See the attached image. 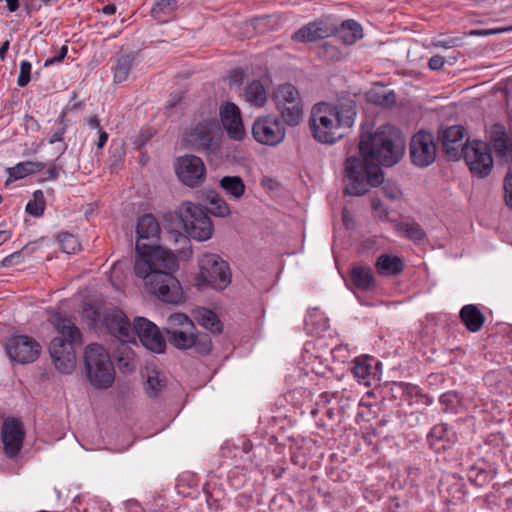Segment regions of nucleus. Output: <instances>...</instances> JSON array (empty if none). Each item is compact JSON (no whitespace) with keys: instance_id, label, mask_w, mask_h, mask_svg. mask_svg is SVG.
Wrapping results in <instances>:
<instances>
[{"instance_id":"nucleus-62","label":"nucleus","mask_w":512,"mask_h":512,"mask_svg":"<svg viewBox=\"0 0 512 512\" xmlns=\"http://www.w3.org/2000/svg\"><path fill=\"white\" fill-rule=\"evenodd\" d=\"M47 178L50 179V180H56L57 177H58V172L57 170L53 167V168H50L48 171H47Z\"/></svg>"},{"instance_id":"nucleus-45","label":"nucleus","mask_w":512,"mask_h":512,"mask_svg":"<svg viewBox=\"0 0 512 512\" xmlns=\"http://www.w3.org/2000/svg\"><path fill=\"white\" fill-rule=\"evenodd\" d=\"M66 112H61L58 119L55 121V127L51 132V136L48 140L49 144H54L63 140V135L66 132Z\"/></svg>"},{"instance_id":"nucleus-63","label":"nucleus","mask_w":512,"mask_h":512,"mask_svg":"<svg viewBox=\"0 0 512 512\" xmlns=\"http://www.w3.org/2000/svg\"><path fill=\"white\" fill-rule=\"evenodd\" d=\"M252 449V443L249 440H246L242 444V451L248 454Z\"/></svg>"},{"instance_id":"nucleus-6","label":"nucleus","mask_w":512,"mask_h":512,"mask_svg":"<svg viewBox=\"0 0 512 512\" xmlns=\"http://www.w3.org/2000/svg\"><path fill=\"white\" fill-rule=\"evenodd\" d=\"M198 285H209L215 290L225 289L231 282V272L226 261L214 253H204L198 260Z\"/></svg>"},{"instance_id":"nucleus-27","label":"nucleus","mask_w":512,"mask_h":512,"mask_svg":"<svg viewBox=\"0 0 512 512\" xmlns=\"http://www.w3.org/2000/svg\"><path fill=\"white\" fill-rule=\"evenodd\" d=\"M130 341H122L116 348L115 359L119 370L129 373L136 369L135 353L130 347Z\"/></svg>"},{"instance_id":"nucleus-4","label":"nucleus","mask_w":512,"mask_h":512,"mask_svg":"<svg viewBox=\"0 0 512 512\" xmlns=\"http://www.w3.org/2000/svg\"><path fill=\"white\" fill-rule=\"evenodd\" d=\"M85 369L91 384L97 388H108L114 382V366L106 349L92 343L85 348Z\"/></svg>"},{"instance_id":"nucleus-42","label":"nucleus","mask_w":512,"mask_h":512,"mask_svg":"<svg viewBox=\"0 0 512 512\" xmlns=\"http://www.w3.org/2000/svg\"><path fill=\"white\" fill-rule=\"evenodd\" d=\"M45 209V199L43 192L37 190L33 193V200H30L26 205V212L34 217H39L43 214Z\"/></svg>"},{"instance_id":"nucleus-15","label":"nucleus","mask_w":512,"mask_h":512,"mask_svg":"<svg viewBox=\"0 0 512 512\" xmlns=\"http://www.w3.org/2000/svg\"><path fill=\"white\" fill-rule=\"evenodd\" d=\"M167 337L170 344L177 349L194 348L201 355L209 354L212 349L211 337L206 333H195V329L178 330Z\"/></svg>"},{"instance_id":"nucleus-8","label":"nucleus","mask_w":512,"mask_h":512,"mask_svg":"<svg viewBox=\"0 0 512 512\" xmlns=\"http://www.w3.org/2000/svg\"><path fill=\"white\" fill-rule=\"evenodd\" d=\"M462 156L474 176L484 178L490 174L493 167V156L485 141L473 140L468 142Z\"/></svg>"},{"instance_id":"nucleus-25","label":"nucleus","mask_w":512,"mask_h":512,"mask_svg":"<svg viewBox=\"0 0 512 512\" xmlns=\"http://www.w3.org/2000/svg\"><path fill=\"white\" fill-rule=\"evenodd\" d=\"M428 441L435 450H446L450 444L456 441V434L447 424L441 423L431 429Z\"/></svg>"},{"instance_id":"nucleus-12","label":"nucleus","mask_w":512,"mask_h":512,"mask_svg":"<svg viewBox=\"0 0 512 512\" xmlns=\"http://www.w3.org/2000/svg\"><path fill=\"white\" fill-rule=\"evenodd\" d=\"M409 153L411 162L420 168L434 163L437 155V145L432 133L419 131L410 141Z\"/></svg>"},{"instance_id":"nucleus-5","label":"nucleus","mask_w":512,"mask_h":512,"mask_svg":"<svg viewBox=\"0 0 512 512\" xmlns=\"http://www.w3.org/2000/svg\"><path fill=\"white\" fill-rule=\"evenodd\" d=\"M272 99L282 120L291 127L297 126L303 117V101L298 89L290 84L279 85Z\"/></svg>"},{"instance_id":"nucleus-59","label":"nucleus","mask_w":512,"mask_h":512,"mask_svg":"<svg viewBox=\"0 0 512 512\" xmlns=\"http://www.w3.org/2000/svg\"><path fill=\"white\" fill-rule=\"evenodd\" d=\"M9 46H10V41L9 40H6L2 43V45L0 46V59L1 60H4L5 57H6V53L9 49Z\"/></svg>"},{"instance_id":"nucleus-16","label":"nucleus","mask_w":512,"mask_h":512,"mask_svg":"<svg viewBox=\"0 0 512 512\" xmlns=\"http://www.w3.org/2000/svg\"><path fill=\"white\" fill-rule=\"evenodd\" d=\"M9 357L18 363L26 364L35 361L40 354V345L31 337L26 335L16 336L7 344Z\"/></svg>"},{"instance_id":"nucleus-18","label":"nucleus","mask_w":512,"mask_h":512,"mask_svg":"<svg viewBox=\"0 0 512 512\" xmlns=\"http://www.w3.org/2000/svg\"><path fill=\"white\" fill-rule=\"evenodd\" d=\"M137 241L136 251L140 254H145L148 248L155 245L160 233V226L156 218L152 214H145L139 218L137 227Z\"/></svg>"},{"instance_id":"nucleus-1","label":"nucleus","mask_w":512,"mask_h":512,"mask_svg":"<svg viewBox=\"0 0 512 512\" xmlns=\"http://www.w3.org/2000/svg\"><path fill=\"white\" fill-rule=\"evenodd\" d=\"M358 146L363 158L350 156L345 161L344 192L352 196H363L383 183L380 165L398 163L404 155L405 140L396 127L385 124L374 133L362 134Z\"/></svg>"},{"instance_id":"nucleus-47","label":"nucleus","mask_w":512,"mask_h":512,"mask_svg":"<svg viewBox=\"0 0 512 512\" xmlns=\"http://www.w3.org/2000/svg\"><path fill=\"white\" fill-rule=\"evenodd\" d=\"M31 69L32 65L29 61H22L20 64V73L17 79V84L19 87H25L31 78Z\"/></svg>"},{"instance_id":"nucleus-49","label":"nucleus","mask_w":512,"mask_h":512,"mask_svg":"<svg viewBox=\"0 0 512 512\" xmlns=\"http://www.w3.org/2000/svg\"><path fill=\"white\" fill-rule=\"evenodd\" d=\"M177 0H156L152 8L154 15L172 11L176 6Z\"/></svg>"},{"instance_id":"nucleus-28","label":"nucleus","mask_w":512,"mask_h":512,"mask_svg":"<svg viewBox=\"0 0 512 512\" xmlns=\"http://www.w3.org/2000/svg\"><path fill=\"white\" fill-rule=\"evenodd\" d=\"M375 267L382 276H397L402 273L404 263L398 256L381 254L376 260Z\"/></svg>"},{"instance_id":"nucleus-39","label":"nucleus","mask_w":512,"mask_h":512,"mask_svg":"<svg viewBox=\"0 0 512 512\" xmlns=\"http://www.w3.org/2000/svg\"><path fill=\"white\" fill-rule=\"evenodd\" d=\"M340 34L345 43L352 44L362 37V29L356 21L346 20L342 23Z\"/></svg>"},{"instance_id":"nucleus-10","label":"nucleus","mask_w":512,"mask_h":512,"mask_svg":"<svg viewBox=\"0 0 512 512\" xmlns=\"http://www.w3.org/2000/svg\"><path fill=\"white\" fill-rule=\"evenodd\" d=\"M146 289L167 304H178L183 300L180 282L171 273L160 272L152 275Z\"/></svg>"},{"instance_id":"nucleus-26","label":"nucleus","mask_w":512,"mask_h":512,"mask_svg":"<svg viewBox=\"0 0 512 512\" xmlns=\"http://www.w3.org/2000/svg\"><path fill=\"white\" fill-rule=\"evenodd\" d=\"M459 316L467 330L473 333L481 330L486 319L484 314L474 304L464 305L460 310Z\"/></svg>"},{"instance_id":"nucleus-61","label":"nucleus","mask_w":512,"mask_h":512,"mask_svg":"<svg viewBox=\"0 0 512 512\" xmlns=\"http://www.w3.org/2000/svg\"><path fill=\"white\" fill-rule=\"evenodd\" d=\"M102 12L106 15H113L116 12V6L114 4L105 5Z\"/></svg>"},{"instance_id":"nucleus-52","label":"nucleus","mask_w":512,"mask_h":512,"mask_svg":"<svg viewBox=\"0 0 512 512\" xmlns=\"http://www.w3.org/2000/svg\"><path fill=\"white\" fill-rule=\"evenodd\" d=\"M22 260H23V257H22L21 251H17V252H14V253L8 255L7 257H5L2 260L1 265L3 267H10V266L21 263Z\"/></svg>"},{"instance_id":"nucleus-11","label":"nucleus","mask_w":512,"mask_h":512,"mask_svg":"<svg viewBox=\"0 0 512 512\" xmlns=\"http://www.w3.org/2000/svg\"><path fill=\"white\" fill-rule=\"evenodd\" d=\"M174 168L179 181L190 188L200 186L206 179V167L198 156H180L176 159Z\"/></svg>"},{"instance_id":"nucleus-20","label":"nucleus","mask_w":512,"mask_h":512,"mask_svg":"<svg viewBox=\"0 0 512 512\" xmlns=\"http://www.w3.org/2000/svg\"><path fill=\"white\" fill-rule=\"evenodd\" d=\"M466 131L460 125H453L446 128L440 138L442 148L446 156L451 160H459L462 157L466 144L464 137Z\"/></svg>"},{"instance_id":"nucleus-2","label":"nucleus","mask_w":512,"mask_h":512,"mask_svg":"<svg viewBox=\"0 0 512 512\" xmlns=\"http://www.w3.org/2000/svg\"><path fill=\"white\" fill-rule=\"evenodd\" d=\"M356 105L352 100L340 101L332 106L317 103L311 110L309 125L316 141L333 144L344 136V130L353 126Z\"/></svg>"},{"instance_id":"nucleus-19","label":"nucleus","mask_w":512,"mask_h":512,"mask_svg":"<svg viewBox=\"0 0 512 512\" xmlns=\"http://www.w3.org/2000/svg\"><path fill=\"white\" fill-rule=\"evenodd\" d=\"M103 323L108 332L120 342L129 341L132 336V325L125 313L118 308H109L104 311Z\"/></svg>"},{"instance_id":"nucleus-34","label":"nucleus","mask_w":512,"mask_h":512,"mask_svg":"<svg viewBox=\"0 0 512 512\" xmlns=\"http://www.w3.org/2000/svg\"><path fill=\"white\" fill-rule=\"evenodd\" d=\"M134 272L137 277L144 280L145 287L148 285V281L152 275L160 273L159 271L154 270L148 252L145 254L138 253V257L134 264Z\"/></svg>"},{"instance_id":"nucleus-43","label":"nucleus","mask_w":512,"mask_h":512,"mask_svg":"<svg viewBox=\"0 0 512 512\" xmlns=\"http://www.w3.org/2000/svg\"><path fill=\"white\" fill-rule=\"evenodd\" d=\"M131 69V60L129 57H121L117 60V63L114 67V81L116 83H121L125 81L130 73Z\"/></svg>"},{"instance_id":"nucleus-22","label":"nucleus","mask_w":512,"mask_h":512,"mask_svg":"<svg viewBox=\"0 0 512 512\" xmlns=\"http://www.w3.org/2000/svg\"><path fill=\"white\" fill-rule=\"evenodd\" d=\"M187 141L194 149L213 150L217 145L213 137V125L209 122L198 123L188 134Z\"/></svg>"},{"instance_id":"nucleus-60","label":"nucleus","mask_w":512,"mask_h":512,"mask_svg":"<svg viewBox=\"0 0 512 512\" xmlns=\"http://www.w3.org/2000/svg\"><path fill=\"white\" fill-rule=\"evenodd\" d=\"M7 2V8L10 12H15L19 8V0H5Z\"/></svg>"},{"instance_id":"nucleus-14","label":"nucleus","mask_w":512,"mask_h":512,"mask_svg":"<svg viewBox=\"0 0 512 512\" xmlns=\"http://www.w3.org/2000/svg\"><path fill=\"white\" fill-rule=\"evenodd\" d=\"M251 130L257 142L268 146L278 145L284 140L286 135L281 120L274 115H266L257 118Z\"/></svg>"},{"instance_id":"nucleus-41","label":"nucleus","mask_w":512,"mask_h":512,"mask_svg":"<svg viewBox=\"0 0 512 512\" xmlns=\"http://www.w3.org/2000/svg\"><path fill=\"white\" fill-rule=\"evenodd\" d=\"M374 359L372 357H364L357 358L354 361V365L352 368L353 374L355 377L365 380L371 373L372 362Z\"/></svg>"},{"instance_id":"nucleus-56","label":"nucleus","mask_w":512,"mask_h":512,"mask_svg":"<svg viewBox=\"0 0 512 512\" xmlns=\"http://www.w3.org/2000/svg\"><path fill=\"white\" fill-rule=\"evenodd\" d=\"M434 45L436 47H443V48H452V47H455L457 45L456 43V40L455 39H450V40H446V41H437L434 43Z\"/></svg>"},{"instance_id":"nucleus-23","label":"nucleus","mask_w":512,"mask_h":512,"mask_svg":"<svg viewBox=\"0 0 512 512\" xmlns=\"http://www.w3.org/2000/svg\"><path fill=\"white\" fill-rule=\"evenodd\" d=\"M147 252L155 271L172 274L178 268L177 258L171 251L154 245Z\"/></svg>"},{"instance_id":"nucleus-40","label":"nucleus","mask_w":512,"mask_h":512,"mask_svg":"<svg viewBox=\"0 0 512 512\" xmlns=\"http://www.w3.org/2000/svg\"><path fill=\"white\" fill-rule=\"evenodd\" d=\"M60 248L67 254H74L80 250V243L73 234L63 232L57 236Z\"/></svg>"},{"instance_id":"nucleus-53","label":"nucleus","mask_w":512,"mask_h":512,"mask_svg":"<svg viewBox=\"0 0 512 512\" xmlns=\"http://www.w3.org/2000/svg\"><path fill=\"white\" fill-rule=\"evenodd\" d=\"M67 52H68V47L66 45H63L60 49L59 54L46 60L45 66L60 63L65 58Z\"/></svg>"},{"instance_id":"nucleus-31","label":"nucleus","mask_w":512,"mask_h":512,"mask_svg":"<svg viewBox=\"0 0 512 512\" xmlns=\"http://www.w3.org/2000/svg\"><path fill=\"white\" fill-rule=\"evenodd\" d=\"M243 97L252 106L262 107L267 101L266 89L259 80H254L243 89Z\"/></svg>"},{"instance_id":"nucleus-50","label":"nucleus","mask_w":512,"mask_h":512,"mask_svg":"<svg viewBox=\"0 0 512 512\" xmlns=\"http://www.w3.org/2000/svg\"><path fill=\"white\" fill-rule=\"evenodd\" d=\"M382 191L384 195L391 200H397L402 195L400 188L395 184H385L382 187Z\"/></svg>"},{"instance_id":"nucleus-21","label":"nucleus","mask_w":512,"mask_h":512,"mask_svg":"<svg viewBox=\"0 0 512 512\" xmlns=\"http://www.w3.org/2000/svg\"><path fill=\"white\" fill-rule=\"evenodd\" d=\"M221 121L227 134L241 140L245 134L239 108L233 103H227L220 111Z\"/></svg>"},{"instance_id":"nucleus-13","label":"nucleus","mask_w":512,"mask_h":512,"mask_svg":"<svg viewBox=\"0 0 512 512\" xmlns=\"http://www.w3.org/2000/svg\"><path fill=\"white\" fill-rule=\"evenodd\" d=\"M132 336L129 340L136 345V338L148 350L161 353L166 347V342L158 327L144 317H136L132 325Z\"/></svg>"},{"instance_id":"nucleus-44","label":"nucleus","mask_w":512,"mask_h":512,"mask_svg":"<svg viewBox=\"0 0 512 512\" xmlns=\"http://www.w3.org/2000/svg\"><path fill=\"white\" fill-rule=\"evenodd\" d=\"M468 480L473 483L475 486L482 487L489 483L490 474L485 469L471 467L468 471Z\"/></svg>"},{"instance_id":"nucleus-30","label":"nucleus","mask_w":512,"mask_h":512,"mask_svg":"<svg viewBox=\"0 0 512 512\" xmlns=\"http://www.w3.org/2000/svg\"><path fill=\"white\" fill-rule=\"evenodd\" d=\"M219 186L231 200H240L246 190V186L240 176H224L219 181Z\"/></svg>"},{"instance_id":"nucleus-37","label":"nucleus","mask_w":512,"mask_h":512,"mask_svg":"<svg viewBox=\"0 0 512 512\" xmlns=\"http://www.w3.org/2000/svg\"><path fill=\"white\" fill-rule=\"evenodd\" d=\"M323 30L316 23H309L297 30L292 39L297 42H313L322 38Z\"/></svg>"},{"instance_id":"nucleus-33","label":"nucleus","mask_w":512,"mask_h":512,"mask_svg":"<svg viewBox=\"0 0 512 512\" xmlns=\"http://www.w3.org/2000/svg\"><path fill=\"white\" fill-rule=\"evenodd\" d=\"M206 200L210 205L208 210L214 216L224 218L230 215L231 210L228 203L216 191H208Z\"/></svg>"},{"instance_id":"nucleus-38","label":"nucleus","mask_w":512,"mask_h":512,"mask_svg":"<svg viewBox=\"0 0 512 512\" xmlns=\"http://www.w3.org/2000/svg\"><path fill=\"white\" fill-rule=\"evenodd\" d=\"M397 230L414 242L422 241L426 237L425 231L416 222H401L397 225Z\"/></svg>"},{"instance_id":"nucleus-48","label":"nucleus","mask_w":512,"mask_h":512,"mask_svg":"<svg viewBox=\"0 0 512 512\" xmlns=\"http://www.w3.org/2000/svg\"><path fill=\"white\" fill-rule=\"evenodd\" d=\"M505 203L512 208V167L509 166L504 178Z\"/></svg>"},{"instance_id":"nucleus-54","label":"nucleus","mask_w":512,"mask_h":512,"mask_svg":"<svg viewBox=\"0 0 512 512\" xmlns=\"http://www.w3.org/2000/svg\"><path fill=\"white\" fill-rule=\"evenodd\" d=\"M445 58L440 55H435L429 59L428 66L431 70H439L443 67Z\"/></svg>"},{"instance_id":"nucleus-7","label":"nucleus","mask_w":512,"mask_h":512,"mask_svg":"<svg viewBox=\"0 0 512 512\" xmlns=\"http://www.w3.org/2000/svg\"><path fill=\"white\" fill-rule=\"evenodd\" d=\"M180 218L186 233L198 241L211 238L214 227L210 217L200 205L185 202L180 208Z\"/></svg>"},{"instance_id":"nucleus-57","label":"nucleus","mask_w":512,"mask_h":512,"mask_svg":"<svg viewBox=\"0 0 512 512\" xmlns=\"http://www.w3.org/2000/svg\"><path fill=\"white\" fill-rule=\"evenodd\" d=\"M108 140V134L102 129L99 130V139L97 142L98 148H103Z\"/></svg>"},{"instance_id":"nucleus-46","label":"nucleus","mask_w":512,"mask_h":512,"mask_svg":"<svg viewBox=\"0 0 512 512\" xmlns=\"http://www.w3.org/2000/svg\"><path fill=\"white\" fill-rule=\"evenodd\" d=\"M163 387L164 383L159 379L157 372L148 376L145 389L149 397H156Z\"/></svg>"},{"instance_id":"nucleus-32","label":"nucleus","mask_w":512,"mask_h":512,"mask_svg":"<svg viewBox=\"0 0 512 512\" xmlns=\"http://www.w3.org/2000/svg\"><path fill=\"white\" fill-rule=\"evenodd\" d=\"M366 97L368 102L382 107H391L396 103L394 91L382 85L370 89Z\"/></svg>"},{"instance_id":"nucleus-51","label":"nucleus","mask_w":512,"mask_h":512,"mask_svg":"<svg viewBox=\"0 0 512 512\" xmlns=\"http://www.w3.org/2000/svg\"><path fill=\"white\" fill-rule=\"evenodd\" d=\"M371 207L375 213H377L378 217L381 219H388V211L383 206L382 202L378 198H373L371 200Z\"/></svg>"},{"instance_id":"nucleus-24","label":"nucleus","mask_w":512,"mask_h":512,"mask_svg":"<svg viewBox=\"0 0 512 512\" xmlns=\"http://www.w3.org/2000/svg\"><path fill=\"white\" fill-rule=\"evenodd\" d=\"M351 284L362 291H373L376 288V279L371 267L367 265H355L349 273Z\"/></svg>"},{"instance_id":"nucleus-9","label":"nucleus","mask_w":512,"mask_h":512,"mask_svg":"<svg viewBox=\"0 0 512 512\" xmlns=\"http://www.w3.org/2000/svg\"><path fill=\"white\" fill-rule=\"evenodd\" d=\"M485 141L494 150L500 164L509 165L512 159V136L510 129L501 122H493L485 127Z\"/></svg>"},{"instance_id":"nucleus-55","label":"nucleus","mask_w":512,"mask_h":512,"mask_svg":"<svg viewBox=\"0 0 512 512\" xmlns=\"http://www.w3.org/2000/svg\"><path fill=\"white\" fill-rule=\"evenodd\" d=\"M456 395L452 393H445L441 395L439 401L445 407L444 410H448L449 407H453L455 403Z\"/></svg>"},{"instance_id":"nucleus-58","label":"nucleus","mask_w":512,"mask_h":512,"mask_svg":"<svg viewBox=\"0 0 512 512\" xmlns=\"http://www.w3.org/2000/svg\"><path fill=\"white\" fill-rule=\"evenodd\" d=\"M86 121L91 128L97 129L98 131L101 129L100 121L97 116L89 117Z\"/></svg>"},{"instance_id":"nucleus-35","label":"nucleus","mask_w":512,"mask_h":512,"mask_svg":"<svg viewBox=\"0 0 512 512\" xmlns=\"http://www.w3.org/2000/svg\"><path fill=\"white\" fill-rule=\"evenodd\" d=\"M45 167L43 162L25 161L16 164L14 167L8 169L10 178L15 180L22 179L30 174L40 172Z\"/></svg>"},{"instance_id":"nucleus-29","label":"nucleus","mask_w":512,"mask_h":512,"mask_svg":"<svg viewBox=\"0 0 512 512\" xmlns=\"http://www.w3.org/2000/svg\"><path fill=\"white\" fill-rule=\"evenodd\" d=\"M193 316L200 326L211 333L220 334L222 332L223 324L212 310L200 307L193 311Z\"/></svg>"},{"instance_id":"nucleus-3","label":"nucleus","mask_w":512,"mask_h":512,"mask_svg":"<svg viewBox=\"0 0 512 512\" xmlns=\"http://www.w3.org/2000/svg\"><path fill=\"white\" fill-rule=\"evenodd\" d=\"M55 329L57 335L50 342L49 353L55 368L62 374H70L76 367V348L81 346V333L65 318L56 319Z\"/></svg>"},{"instance_id":"nucleus-36","label":"nucleus","mask_w":512,"mask_h":512,"mask_svg":"<svg viewBox=\"0 0 512 512\" xmlns=\"http://www.w3.org/2000/svg\"><path fill=\"white\" fill-rule=\"evenodd\" d=\"M184 329H195L193 322L184 313H173L167 318L164 327L167 335Z\"/></svg>"},{"instance_id":"nucleus-17","label":"nucleus","mask_w":512,"mask_h":512,"mask_svg":"<svg viewBox=\"0 0 512 512\" xmlns=\"http://www.w3.org/2000/svg\"><path fill=\"white\" fill-rule=\"evenodd\" d=\"M5 454L13 458L23 446L25 431L23 423L16 418H7L1 430Z\"/></svg>"},{"instance_id":"nucleus-64","label":"nucleus","mask_w":512,"mask_h":512,"mask_svg":"<svg viewBox=\"0 0 512 512\" xmlns=\"http://www.w3.org/2000/svg\"><path fill=\"white\" fill-rule=\"evenodd\" d=\"M8 238L9 235L6 231H0V245L3 244Z\"/></svg>"}]
</instances>
